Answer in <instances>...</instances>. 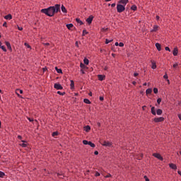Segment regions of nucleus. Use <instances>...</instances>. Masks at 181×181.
I'll return each mask as SVG.
<instances>
[{"instance_id": "obj_1", "label": "nucleus", "mask_w": 181, "mask_h": 181, "mask_svg": "<svg viewBox=\"0 0 181 181\" xmlns=\"http://www.w3.org/2000/svg\"><path fill=\"white\" fill-rule=\"evenodd\" d=\"M60 9L59 4H55L54 6H50L47 8H42V13H45L47 16H54V13H57Z\"/></svg>"}, {"instance_id": "obj_2", "label": "nucleus", "mask_w": 181, "mask_h": 181, "mask_svg": "<svg viewBox=\"0 0 181 181\" xmlns=\"http://www.w3.org/2000/svg\"><path fill=\"white\" fill-rule=\"evenodd\" d=\"M129 1L128 0H119L118 4H117V11L118 13H122L124 11H125V6H127V4H128Z\"/></svg>"}, {"instance_id": "obj_3", "label": "nucleus", "mask_w": 181, "mask_h": 181, "mask_svg": "<svg viewBox=\"0 0 181 181\" xmlns=\"http://www.w3.org/2000/svg\"><path fill=\"white\" fill-rule=\"evenodd\" d=\"M83 145H89L91 148H95V144L91 141H88L87 140H83Z\"/></svg>"}, {"instance_id": "obj_4", "label": "nucleus", "mask_w": 181, "mask_h": 181, "mask_svg": "<svg viewBox=\"0 0 181 181\" xmlns=\"http://www.w3.org/2000/svg\"><path fill=\"white\" fill-rule=\"evenodd\" d=\"M153 156H154V158H156L157 159H159V160H163V157H162V156H160V154L158 153H154L153 154Z\"/></svg>"}, {"instance_id": "obj_5", "label": "nucleus", "mask_w": 181, "mask_h": 181, "mask_svg": "<svg viewBox=\"0 0 181 181\" xmlns=\"http://www.w3.org/2000/svg\"><path fill=\"white\" fill-rule=\"evenodd\" d=\"M102 145H103V146H108L109 148H111V146H112V142L105 141H103Z\"/></svg>"}, {"instance_id": "obj_6", "label": "nucleus", "mask_w": 181, "mask_h": 181, "mask_svg": "<svg viewBox=\"0 0 181 181\" xmlns=\"http://www.w3.org/2000/svg\"><path fill=\"white\" fill-rule=\"evenodd\" d=\"M154 122H163V121H165V118L164 117H155L153 119Z\"/></svg>"}, {"instance_id": "obj_7", "label": "nucleus", "mask_w": 181, "mask_h": 181, "mask_svg": "<svg viewBox=\"0 0 181 181\" xmlns=\"http://www.w3.org/2000/svg\"><path fill=\"white\" fill-rule=\"evenodd\" d=\"M54 88H56V90H63V86L59 83H54Z\"/></svg>"}, {"instance_id": "obj_8", "label": "nucleus", "mask_w": 181, "mask_h": 181, "mask_svg": "<svg viewBox=\"0 0 181 181\" xmlns=\"http://www.w3.org/2000/svg\"><path fill=\"white\" fill-rule=\"evenodd\" d=\"M158 30H159V25H153V29L150 30V32L152 33L153 32H158Z\"/></svg>"}, {"instance_id": "obj_9", "label": "nucleus", "mask_w": 181, "mask_h": 181, "mask_svg": "<svg viewBox=\"0 0 181 181\" xmlns=\"http://www.w3.org/2000/svg\"><path fill=\"white\" fill-rule=\"evenodd\" d=\"M93 19H94V16H90L86 19L87 23H88V25H91V23H92V22H93Z\"/></svg>"}, {"instance_id": "obj_10", "label": "nucleus", "mask_w": 181, "mask_h": 181, "mask_svg": "<svg viewBox=\"0 0 181 181\" xmlns=\"http://www.w3.org/2000/svg\"><path fill=\"white\" fill-rule=\"evenodd\" d=\"M18 91H19L20 94H23V90H22L21 89H16V94H17L18 97H19V98H22V96L20 95V94L18 93Z\"/></svg>"}, {"instance_id": "obj_11", "label": "nucleus", "mask_w": 181, "mask_h": 181, "mask_svg": "<svg viewBox=\"0 0 181 181\" xmlns=\"http://www.w3.org/2000/svg\"><path fill=\"white\" fill-rule=\"evenodd\" d=\"M169 166H170V169H173V170H176V169H177V166L176 165V164L170 163Z\"/></svg>"}, {"instance_id": "obj_12", "label": "nucleus", "mask_w": 181, "mask_h": 181, "mask_svg": "<svg viewBox=\"0 0 181 181\" xmlns=\"http://www.w3.org/2000/svg\"><path fill=\"white\" fill-rule=\"evenodd\" d=\"M98 78L100 81L105 80V75H98Z\"/></svg>"}, {"instance_id": "obj_13", "label": "nucleus", "mask_w": 181, "mask_h": 181, "mask_svg": "<svg viewBox=\"0 0 181 181\" xmlns=\"http://www.w3.org/2000/svg\"><path fill=\"white\" fill-rule=\"evenodd\" d=\"M83 129L86 132H90L91 131V127L89 125L85 126Z\"/></svg>"}, {"instance_id": "obj_14", "label": "nucleus", "mask_w": 181, "mask_h": 181, "mask_svg": "<svg viewBox=\"0 0 181 181\" xmlns=\"http://www.w3.org/2000/svg\"><path fill=\"white\" fill-rule=\"evenodd\" d=\"M4 19H6V21H11V19H12V15L8 14V15L5 16Z\"/></svg>"}, {"instance_id": "obj_15", "label": "nucleus", "mask_w": 181, "mask_h": 181, "mask_svg": "<svg viewBox=\"0 0 181 181\" xmlns=\"http://www.w3.org/2000/svg\"><path fill=\"white\" fill-rule=\"evenodd\" d=\"M178 53H179V50L177 49V47L174 48L173 51V56H177Z\"/></svg>"}, {"instance_id": "obj_16", "label": "nucleus", "mask_w": 181, "mask_h": 181, "mask_svg": "<svg viewBox=\"0 0 181 181\" xmlns=\"http://www.w3.org/2000/svg\"><path fill=\"white\" fill-rule=\"evenodd\" d=\"M61 11L62 12H63V13H66L67 9H66V7L64 6V5H62Z\"/></svg>"}, {"instance_id": "obj_17", "label": "nucleus", "mask_w": 181, "mask_h": 181, "mask_svg": "<svg viewBox=\"0 0 181 181\" xmlns=\"http://www.w3.org/2000/svg\"><path fill=\"white\" fill-rule=\"evenodd\" d=\"M156 47L158 52H160L162 50V47L159 43H156Z\"/></svg>"}, {"instance_id": "obj_18", "label": "nucleus", "mask_w": 181, "mask_h": 181, "mask_svg": "<svg viewBox=\"0 0 181 181\" xmlns=\"http://www.w3.org/2000/svg\"><path fill=\"white\" fill-rule=\"evenodd\" d=\"M5 44L7 46L8 49H9L10 50H12V47L11 46V43L9 42L6 41Z\"/></svg>"}, {"instance_id": "obj_19", "label": "nucleus", "mask_w": 181, "mask_h": 181, "mask_svg": "<svg viewBox=\"0 0 181 181\" xmlns=\"http://www.w3.org/2000/svg\"><path fill=\"white\" fill-rule=\"evenodd\" d=\"M55 70H56L57 73H58L59 74H63V71H62V69H59V68H57V66L55 67Z\"/></svg>"}, {"instance_id": "obj_20", "label": "nucleus", "mask_w": 181, "mask_h": 181, "mask_svg": "<svg viewBox=\"0 0 181 181\" xmlns=\"http://www.w3.org/2000/svg\"><path fill=\"white\" fill-rule=\"evenodd\" d=\"M83 63H84V64H86V66H88V64H89V63H90V61L88 60V59L84 58V59H83Z\"/></svg>"}, {"instance_id": "obj_21", "label": "nucleus", "mask_w": 181, "mask_h": 181, "mask_svg": "<svg viewBox=\"0 0 181 181\" xmlns=\"http://www.w3.org/2000/svg\"><path fill=\"white\" fill-rule=\"evenodd\" d=\"M21 142L23 143L21 144V146H22L23 148H26V146H28V144H26L25 141L22 140Z\"/></svg>"}, {"instance_id": "obj_22", "label": "nucleus", "mask_w": 181, "mask_h": 181, "mask_svg": "<svg viewBox=\"0 0 181 181\" xmlns=\"http://www.w3.org/2000/svg\"><path fill=\"white\" fill-rule=\"evenodd\" d=\"M162 113H163V111L161 109H158L156 112V114H157V115H162Z\"/></svg>"}, {"instance_id": "obj_23", "label": "nucleus", "mask_w": 181, "mask_h": 181, "mask_svg": "<svg viewBox=\"0 0 181 181\" xmlns=\"http://www.w3.org/2000/svg\"><path fill=\"white\" fill-rule=\"evenodd\" d=\"M151 114L153 115H156V111L155 110V107H151Z\"/></svg>"}, {"instance_id": "obj_24", "label": "nucleus", "mask_w": 181, "mask_h": 181, "mask_svg": "<svg viewBox=\"0 0 181 181\" xmlns=\"http://www.w3.org/2000/svg\"><path fill=\"white\" fill-rule=\"evenodd\" d=\"M70 87H71V90H74V81L73 80H71Z\"/></svg>"}, {"instance_id": "obj_25", "label": "nucleus", "mask_w": 181, "mask_h": 181, "mask_svg": "<svg viewBox=\"0 0 181 181\" xmlns=\"http://www.w3.org/2000/svg\"><path fill=\"white\" fill-rule=\"evenodd\" d=\"M73 26L74 25L72 23L66 24V28L69 29V30H70Z\"/></svg>"}, {"instance_id": "obj_26", "label": "nucleus", "mask_w": 181, "mask_h": 181, "mask_svg": "<svg viewBox=\"0 0 181 181\" xmlns=\"http://www.w3.org/2000/svg\"><path fill=\"white\" fill-rule=\"evenodd\" d=\"M83 103H85V104H91V101H90V100L88 98L84 99Z\"/></svg>"}, {"instance_id": "obj_27", "label": "nucleus", "mask_w": 181, "mask_h": 181, "mask_svg": "<svg viewBox=\"0 0 181 181\" xmlns=\"http://www.w3.org/2000/svg\"><path fill=\"white\" fill-rule=\"evenodd\" d=\"M146 93L148 94H151L152 93V88H148L146 90Z\"/></svg>"}, {"instance_id": "obj_28", "label": "nucleus", "mask_w": 181, "mask_h": 181, "mask_svg": "<svg viewBox=\"0 0 181 181\" xmlns=\"http://www.w3.org/2000/svg\"><path fill=\"white\" fill-rule=\"evenodd\" d=\"M132 11H136V9H138V7L136 6V5H133L131 7Z\"/></svg>"}, {"instance_id": "obj_29", "label": "nucleus", "mask_w": 181, "mask_h": 181, "mask_svg": "<svg viewBox=\"0 0 181 181\" xmlns=\"http://www.w3.org/2000/svg\"><path fill=\"white\" fill-rule=\"evenodd\" d=\"M77 23H79L80 25H83V21H81V20H80V18H76V19Z\"/></svg>"}, {"instance_id": "obj_30", "label": "nucleus", "mask_w": 181, "mask_h": 181, "mask_svg": "<svg viewBox=\"0 0 181 181\" xmlns=\"http://www.w3.org/2000/svg\"><path fill=\"white\" fill-rule=\"evenodd\" d=\"M151 69H153V70H155V69H156V63L152 62Z\"/></svg>"}, {"instance_id": "obj_31", "label": "nucleus", "mask_w": 181, "mask_h": 181, "mask_svg": "<svg viewBox=\"0 0 181 181\" xmlns=\"http://www.w3.org/2000/svg\"><path fill=\"white\" fill-rule=\"evenodd\" d=\"M24 46H25V47L28 49H32V47H30V45L26 42L24 43Z\"/></svg>"}, {"instance_id": "obj_32", "label": "nucleus", "mask_w": 181, "mask_h": 181, "mask_svg": "<svg viewBox=\"0 0 181 181\" xmlns=\"http://www.w3.org/2000/svg\"><path fill=\"white\" fill-rule=\"evenodd\" d=\"M86 35H88V32L86 30H83L82 36H86Z\"/></svg>"}, {"instance_id": "obj_33", "label": "nucleus", "mask_w": 181, "mask_h": 181, "mask_svg": "<svg viewBox=\"0 0 181 181\" xmlns=\"http://www.w3.org/2000/svg\"><path fill=\"white\" fill-rule=\"evenodd\" d=\"M57 94H59V95H64L66 94V92L57 91Z\"/></svg>"}, {"instance_id": "obj_34", "label": "nucleus", "mask_w": 181, "mask_h": 181, "mask_svg": "<svg viewBox=\"0 0 181 181\" xmlns=\"http://www.w3.org/2000/svg\"><path fill=\"white\" fill-rule=\"evenodd\" d=\"M0 49H1L3 50V52H6V48L5 46H4V45H1V46L0 47Z\"/></svg>"}, {"instance_id": "obj_35", "label": "nucleus", "mask_w": 181, "mask_h": 181, "mask_svg": "<svg viewBox=\"0 0 181 181\" xmlns=\"http://www.w3.org/2000/svg\"><path fill=\"white\" fill-rule=\"evenodd\" d=\"M111 42H112V40H108V39L105 40L106 45H108V43H111Z\"/></svg>"}, {"instance_id": "obj_36", "label": "nucleus", "mask_w": 181, "mask_h": 181, "mask_svg": "<svg viewBox=\"0 0 181 181\" xmlns=\"http://www.w3.org/2000/svg\"><path fill=\"white\" fill-rule=\"evenodd\" d=\"M5 176V173L0 171V177H4Z\"/></svg>"}, {"instance_id": "obj_37", "label": "nucleus", "mask_w": 181, "mask_h": 181, "mask_svg": "<svg viewBox=\"0 0 181 181\" xmlns=\"http://www.w3.org/2000/svg\"><path fill=\"white\" fill-rule=\"evenodd\" d=\"M101 174H100V173H98V171H96L95 173V177H98V176H100Z\"/></svg>"}, {"instance_id": "obj_38", "label": "nucleus", "mask_w": 181, "mask_h": 181, "mask_svg": "<svg viewBox=\"0 0 181 181\" xmlns=\"http://www.w3.org/2000/svg\"><path fill=\"white\" fill-rule=\"evenodd\" d=\"M80 67H81V69H86V65H84V64H83V63H81Z\"/></svg>"}, {"instance_id": "obj_39", "label": "nucleus", "mask_w": 181, "mask_h": 181, "mask_svg": "<svg viewBox=\"0 0 181 181\" xmlns=\"http://www.w3.org/2000/svg\"><path fill=\"white\" fill-rule=\"evenodd\" d=\"M158 88H153V93H154V94H158Z\"/></svg>"}, {"instance_id": "obj_40", "label": "nucleus", "mask_w": 181, "mask_h": 181, "mask_svg": "<svg viewBox=\"0 0 181 181\" xmlns=\"http://www.w3.org/2000/svg\"><path fill=\"white\" fill-rule=\"evenodd\" d=\"M157 103H158V105L160 104V103H162V98H158L157 99Z\"/></svg>"}, {"instance_id": "obj_41", "label": "nucleus", "mask_w": 181, "mask_h": 181, "mask_svg": "<svg viewBox=\"0 0 181 181\" xmlns=\"http://www.w3.org/2000/svg\"><path fill=\"white\" fill-rule=\"evenodd\" d=\"M165 50H166L167 52H170V48H169V47H165Z\"/></svg>"}, {"instance_id": "obj_42", "label": "nucleus", "mask_w": 181, "mask_h": 181, "mask_svg": "<svg viewBox=\"0 0 181 181\" xmlns=\"http://www.w3.org/2000/svg\"><path fill=\"white\" fill-rule=\"evenodd\" d=\"M111 174L108 173L107 175L105 176V177L107 179L108 177H111Z\"/></svg>"}, {"instance_id": "obj_43", "label": "nucleus", "mask_w": 181, "mask_h": 181, "mask_svg": "<svg viewBox=\"0 0 181 181\" xmlns=\"http://www.w3.org/2000/svg\"><path fill=\"white\" fill-rule=\"evenodd\" d=\"M119 47H124V43L123 42H119Z\"/></svg>"}, {"instance_id": "obj_44", "label": "nucleus", "mask_w": 181, "mask_h": 181, "mask_svg": "<svg viewBox=\"0 0 181 181\" xmlns=\"http://www.w3.org/2000/svg\"><path fill=\"white\" fill-rule=\"evenodd\" d=\"M163 78H165V80H168V74H165L163 76Z\"/></svg>"}, {"instance_id": "obj_45", "label": "nucleus", "mask_w": 181, "mask_h": 181, "mask_svg": "<svg viewBox=\"0 0 181 181\" xmlns=\"http://www.w3.org/2000/svg\"><path fill=\"white\" fill-rule=\"evenodd\" d=\"M57 135H58L57 132H53V133H52V136H57Z\"/></svg>"}, {"instance_id": "obj_46", "label": "nucleus", "mask_w": 181, "mask_h": 181, "mask_svg": "<svg viewBox=\"0 0 181 181\" xmlns=\"http://www.w3.org/2000/svg\"><path fill=\"white\" fill-rule=\"evenodd\" d=\"M18 30H23V28L19 27V25H17Z\"/></svg>"}, {"instance_id": "obj_47", "label": "nucleus", "mask_w": 181, "mask_h": 181, "mask_svg": "<svg viewBox=\"0 0 181 181\" xmlns=\"http://www.w3.org/2000/svg\"><path fill=\"white\" fill-rule=\"evenodd\" d=\"M99 100H100V101H104V97L100 96V97L99 98Z\"/></svg>"}, {"instance_id": "obj_48", "label": "nucleus", "mask_w": 181, "mask_h": 181, "mask_svg": "<svg viewBox=\"0 0 181 181\" xmlns=\"http://www.w3.org/2000/svg\"><path fill=\"white\" fill-rule=\"evenodd\" d=\"M137 76H139V74H138L137 72H134V76L136 77Z\"/></svg>"}, {"instance_id": "obj_49", "label": "nucleus", "mask_w": 181, "mask_h": 181, "mask_svg": "<svg viewBox=\"0 0 181 181\" xmlns=\"http://www.w3.org/2000/svg\"><path fill=\"white\" fill-rule=\"evenodd\" d=\"M57 176H61V177H61V179H63V177H64V175H60V174H59V173H57Z\"/></svg>"}, {"instance_id": "obj_50", "label": "nucleus", "mask_w": 181, "mask_h": 181, "mask_svg": "<svg viewBox=\"0 0 181 181\" xmlns=\"http://www.w3.org/2000/svg\"><path fill=\"white\" fill-rule=\"evenodd\" d=\"M3 26H4V28H6V27H7L6 22H4V23H3Z\"/></svg>"}, {"instance_id": "obj_51", "label": "nucleus", "mask_w": 181, "mask_h": 181, "mask_svg": "<svg viewBox=\"0 0 181 181\" xmlns=\"http://www.w3.org/2000/svg\"><path fill=\"white\" fill-rule=\"evenodd\" d=\"M177 66H178L177 63H175V64H173V67H174V68L177 67Z\"/></svg>"}, {"instance_id": "obj_52", "label": "nucleus", "mask_w": 181, "mask_h": 181, "mask_svg": "<svg viewBox=\"0 0 181 181\" xmlns=\"http://www.w3.org/2000/svg\"><path fill=\"white\" fill-rule=\"evenodd\" d=\"M44 46H50L49 43H43Z\"/></svg>"}, {"instance_id": "obj_53", "label": "nucleus", "mask_w": 181, "mask_h": 181, "mask_svg": "<svg viewBox=\"0 0 181 181\" xmlns=\"http://www.w3.org/2000/svg\"><path fill=\"white\" fill-rule=\"evenodd\" d=\"M177 117H178L179 119L181 121V114H178Z\"/></svg>"}, {"instance_id": "obj_54", "label": "nucleus", "mask_w": 181, "mask_h": 181, "mask_svg": "<svg viewBox=\"0 0 181 181\" xmlns=\"http://www.w3.org/2000/svg\"><path fill=\"white\" fill-rule=\"evenodd\" d=\"M144 178L146 179V181H149V178L146 176H144Z\"/></svg>"}, {"instance_id": "obj_55", "label": "nucleus", "mask_w": 181, "mask_h": 181, "mask_svg": "<svg viewBox=\"0 0 181 181\" xmlns=\"http://www.w3.org/2000/svg\"><path fill=\"white\" fill-rule=\"evenodd\" d=\"M17 138H18V139H22V136L18 135V136H17Z\"/></svg>"}, {"instance_id": "obj_56", "label": "nucleus", "mask_w": 181, "mask_h": 181, "mask_svg": "<svg viewBox=\"0 0 181 181\" xmlns=\"http://www.w3.org/2000/svg\"><path fill=\"white\" fill-rule=\"evenodd\" d=\"M115 5H116L115 3L112 4H111L112 8L115 7Z\"/></svg>"}, {"instance_id": "obj_57", "label": "nucleus", "mask_w": 181, "mask_h": 181, "mask_svg": "<svg viewBox=\"0 0 181 181\" xmlns=\"http://www.w3.org/2000/svg\"><path fill=\"white\" fill-rule=\"evenodd\" d=\"M156 21H159V19H160L159 16H156Z\"/></svg>"}, {"instance_id": "obj_58", "label": "nucleus", "mask_w": 181, "mask_h": 181, "mask_svg": "<svg viewBox=\"0 0 181 181\" xmlns=\"http://www.w3.org/2000/svg\"><path fill=\"white\" fill-rule=\"evenodd\" d=\"M115 46H119V43H118V42H117L115 43Z\"/></svg>"}, {"instance_id": "obj_59", "label": "nucleus", "mask_w": 181, "mask_h": 181, "mask_svg": "<svg viewBox=\"0 0 181 181\" xmlns=\"http://www.w3.org/2000/svg\"><path fill=\"white\" fill-rule=\"evenodd\" d=\"M145 108H146V105H144V106L142 107L143 111H145Z\"/></svg>"}, {"instance_id": "obj_60", "label": "nucleus", "mask_w": 181, "mask_h": 181, "mask_svg": "<svg viewBox=\"0 0 181 181\" xmlns=\"http://www.w3.org/2000/svg\"><path fill=\"white\" fill-rule=\"evenodd\" d=\"M97 125H98V127H101V123L98 122V123H97Z\"/></svg>"}, {"instance_id": "obj_61", "label": "nucleus", "mask_w": 181, "mask_h": 181, "mask_svg": "<svg viewBox=\"0 0 181 181\" xmlns=\"http://www.w3.org/2000/svg\"><path fill=\"white\" fill-rule=\"evenodd\" d=\"M43 71H46V70H47V67H45L42 69Z\"/></svg>"}, {"instance_id": "obj_62", "label": "nucleus", "mask_w": 181, "mask_h": 181, "mask_svg": "<svg viewBox=\"0 0 181 181\" xmlns=\"http://www.w3.org/2000/svg\"><path fill=\"white\" fill-rule=\"evenodd\" d=\"M81 73H82V74H85L84 70L81 69Z\"/></svg>"}, {"instance_id": "obj_63", "label": "nucleus", "mask_w": 181, "mask_h": 181, "mask_svg": "<svg viewBox=\"0 0 181 181\" xmlns=\"http://www.w3.org/2000/svg\"><path fill=\"white\" fill-rule=\"evenodd\" d=\"M28 120L30 121V122H33V119H30V118H28Z\"/></svg>"}, {"instance_id": "obj_64", "label": "nucleus", "mask_w": 181, "mask_h": 181, "mask_svg": "<svg viewBox=\"0 0 181 181\" xmlns=\"http://www.w3.org/2000/svg\"><path fill=\"white\" fill-rule=\"evenodd\" d=\"M94 153H95V155H98V151H95L94 152Z\"/></svg>"}]
</instances>
